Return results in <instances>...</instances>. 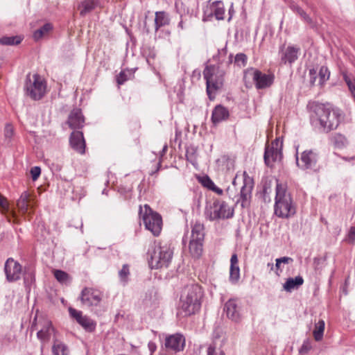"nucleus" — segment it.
<instances>
[{"label":"nucleus","instance_id":"60","mask_svg":"<svg viewBox=\"0 0 355 355\" xmlns=\"http://www.w3.org/2000/svg\"><path fill=\"white\" fill-rule=\"evenodd\" d=\"M178 27L180 29V30H183L184 29V21H183V19H182V17L181 16V20L180 21V22L178 23Z\"/></svg>","mask_w":355,"mask_h":355},{"label":"nucleus","instance_id":"63","mask_svg":"<svg viewBox=\"0 0 355 355\" xmlns=\"http://www.w3.org/2000/svg\"><path fill=\"white\" fill-rule=\"evenodd\" d=\"M227 53V50L225 49H223L220 51H218V54L220 55H225Z\"/></svg>","mask_w":355,"mask_h":355},{"label":"nucleus","instance_id":"22","mask_svg":"<svg viewBox=\"0 0 355 355\" xmlns=\"http://www.w3.org/2000/svg\"><path fill=\"white\" fill-rule=\"evenodd\" d=\"M229 116V111L221 105H216L212 111L211 121L214 124H217Z\"/></svg>","mask_w":355,"mask_h":355},{"label":"nucleus","instance_id":"29","mask_svg":"<svg viewBox=\"0 0 355 355\" xmlns=\"http://www.w3.org/2000/svg\"><path fill=\"white\" fill-rule=\"evenodd\" d=\"M17 207L19 211L25 214L27 212L30 207V194L28 191H24L17 202Z\"/></svg>","mask_w":355,"mask_h":355},{"label":"nucleus","instance_id":"8","mask_svg":"<svg viewBox=\"0 0 355 355\" xmlns=\"http://www.w3.org/2000/svg\"><path fill=\"white\" fill-rule=\"evenodd\" d=\"M25 90L26 94L32 99L40 100L45 94L46 85L40 75L34 74L32 80L28 74L26 76Z\"/></svg>","mask_w":355,"mask_h":355},{"label":"nucleus","instance_id":"4","mask_svg":"<svg viewBox=\"0 0 355 355\" xmlns=\"http://www.w3.org/2000/svg\"><path fill=\"white\" fill-rule=\"evenodd\" d=\"M139 216L142 218L145 227L154 236H158L162 230V220L161 216L154 212L148 205L139 207Z\"/></svg>","mask_w":355,"mask_h":355},{"label":"nucleus","instance_id":"20","mask_svg":"<svg viewBox=\"0 0 355 355\" xmlns=\"http://www.w3.org/2000/svg\"><path fill=\"white\" fill-rule=\"evenodd\" d=\"M273 81L274 76L272 74L264 73L258 71L254 85L258 89H265L269 87Z\"/></svg>","mask_w":355,"mask_h":355},{"label":"nucleus","instance_id":"25","mask_svg":"<svg viewBox=\"0 0 355 355\" xmlns=\"http://www.w3.org/2000/svg\"><path fill=\"white\" fill-rule=\"evenodd\" d=\"M258 71L254 68H248L244 71L243 81L246 87L251 88L254 85Z\"/></svg>","mask_w":355,"mask_h":355},{"label":"nucleus","instance_id":"50","mask_svg":"<svg viewBox=\"0 0 355 355\" xmlns=\"http://www.w3.org/2000/svg\"><path fill=\"white\" fill-rule=\"evenodd\" d=\"M299 51L300 48L290 46V64L297 59Z\"/></svg>","mask_w":355,"mask_h":355},{"label":"nucleus","instance_id":"34","mask_svg":"<svg viewBox=\"0 0 355 355\" xmlns=\"http://www.w3.org/2000/svg\"><path fill=\"white\" fill-rule=\"evenodd\" d=\"M288 264V257H283L276 259L275 273L278 276H281L286 268V265Z\"/></svg>","mask_w":355,"mask_h":355},{"label":"nucleus","instance_id":"21","mask_svg":"<svg viewBox=\"0 0 355 355\" xmlns=\"http://www.w3.org/2000/svg\"><path fill=\"white\" fill-rule=\"evenodd\" d=\"M238 257L233 254L230 259V281L232 284H236L240 279V269L238 264Z\"/></svg>","mask_w":355,"mask_h":355},{"label":"nucleus","instance_id":"44","mask_svg":"<svg viewBox=\"0 0 355 355\" xmlns=\"http://www.w3.org/2000/svg\"><path fill=\"white\" fill-rule=\"evenodd\" d=\"M271 193V182H265L263 185V198L264 202H270Z\"/></svg>","mask_w":355,"mask_h":355},{"label":"nucleus","instance_id":"2","mask_svg":"<svg viewBox=\"0 0 355 355\" xmlns=\"http://www.w3.org/2000/svg\"><path fill=\"white\" fill-rule=\"evenodd\" d=\"M202 295V288L198 284H193L185 286L180 297V314L189 316L198 311Z\"/></svg>","mask_w":355,"mask_h":355},{"label":"nucleus","instance_id":"41","mask_svg":"<svg viewBox=\"0 0 355 355\" xmlns=\"http://www.w3.org/2000/svg\"><path fill=\"white\" fill-rule=\"evenodd\" d=\"M24 284L26 286H31L35 281V273L31 268L26 269L24 276Z\"/></svg>","mask_w":355,"mask_h":355},{"label":"nucleus","instance_id":"16","mask_svg":"<svg viewBox=\"0 0 355 355\" xmlns=\"http://www.w3.org/2000/svg\"><path fill=\"white\" fill-rule=\"evenodd\" d=\"M164 345L168 349L180 352L185 345V338L180 334H173L166 338Z\"/></svg>","mask_w":355,"mask_h":355},{"label":"nucleus","instance_id":"19","mask_svg":"<svg viewBox=\"0 0 355 355\" xmlns=\"http://www.w3.org/2000/svg\"><path fill=\"white\" fill-rule=\"evenodd\" d=\"M84 122L85 119L80 110L76 108L70 112L67 123L71 128H82L83 127Z\"/></svg>","mask_w":355,"mask_h":355},{"label":"nucleus","instance_id":"40","mask_svg":"<svg viewBox=\"0 0 355 355\" xmlns=\"http://www.w3.org/2000/svg\"><path fill=\"white\" fill-rule=\"evenodd\" d=\"M319 85H322L330 76V71L327 67L322 66L320 69L319 73Z\"/></svg>","mask_w":355,"mask_h":355},{"label":"nucleus","instance_id":"42","mask_svg":"<svg viewBox=\"0 0 355 355\" xmlns=\"http://www.w3.org/2000/svg\"><path fill=\"white\" fill-rule=\"evenodd\" d=\"M326 257H315L313 267L316 272H320L325 266Z\"/></svg>","mask_w":355,"mask_h":355},{"label":"nucleus","instance_id":"59","mask_svg":"<svg viewBox=\"0 0 355 355\" xmlns=\"http://www.w3.org/2000/svg\"><path fill=\"white\" fill-rule=\"evenodd\" d=\"M289 209H290V216L293 214H295V207L293 205V203L291 202V200H290V207H289Z\"/></svg>","mask_w":355,"mask_h":355},{"label":"nucleus","instance_id":"52","mask_svg":"<svg viewBox=\"0 0 355 355\" xmlns=\"http://www.w3.org/2000/svg\"><path fill=\"white\" fill-rule=\"evenodd\" d=\"M309 83L311 86H313L317 80V71L315 69H311L309 72Z\"/></svg>","mask_w":355,"mask_h":355},{"label":"nucleus","instance_id":"32","mask_svg":"<svg viewBox=\"0 0 355 355\" xmlns=\"http://www.w3.org/2000/svg\"><path fill=\"white\" fill-rule=\"evenodd\" d=\"M340 73L351 94H355V78L352 74H349L346 70L341 71Z\"/></svg>","mask_w":355,"mask_h":355},{"label":"nucleus","instance_id":"38","mask_svg":"<svg viewBox=\"0 0 355 355\" xmlns=\"http://www.w3.org/2000/svg\"><path fill=\"white\" fill-rule=\"evenodd\" d=\"M134 71L132 70H123L116 77V81L118 85H123L126 80L130 78L133 76Z\"/></svg>","mask_w":355,"mask_h":355},{"label":"nucleus","instance_id":"56","mask_svg":"<svg viewBox=\"0 0 355 355\" xmlns=\"http://www.w3.org/2000/svg\"><path fill=\"white\" fill-rule=\"evenodd\" d=\"M311 348V344L309 341H305L304 342L300 350V352L301 354H304V353H307L310 349Z\"/></svg>","mask_w":355,"mask_h":355},{"label":"nucleus","instance_id":"1","mask_svg":"<svg viewBox=\"0 0 355 355\" xmlns=\"http://www.w3.org/2000/svg\"><path fill=\"white\" fill-rule=\"evenodd\" d=\"M306 110L309 113L312 125L320 132L329 133L336 130L340 123V111L334 109L329 103L309 101Z\"/></svg>","mask_w":355,"mask_h":355},{"label":"nucleus","instance_id":"18","mask_svg":"<svg viewBox=\"0 0 355 355\" xmlns=\"http://www.w3.org/2000/svg\"><path fill=\"white\" fill-rule=\"evenodd\" d=\"M224 311L228 318L234 322H239L241 318L240 307L235 300H229L225 304Z\"/></svg>","mask_w":355,"mask_h":355},{"label":"nucleus","instance_id":"3","mask_svg":"<svg viewBox=\"0 0 355 355\" xmlns=\"http://www.w3.org/2000/svg\"><path fill=\"white\" fill-rule=\"evenodd\" d=\"M225 72L219 65L207 66L203 71V76L206 80V91L211 101L215 98L216 92L223 87Z\"/></svg>","mask_w":355,"mask_h":355},{"label":"nucleus","instance_id":"43","mask_svg":"<svg viewBox=\"0 0 355 355\" xmlns=\"http://www.w3.org/2000/svg\"><path fill=\"white\" fill-rule=\"evenodd\" d=\"M343 241L350 245H355V226H352L349 228Z\"/></svg>","mask_w":355,"mask_h":355},{"label":"nucleus","instance_id":"64","mask_svg":"<svg viewBox=\"0 0 355 355\" xmlns=\"http://www.w3.org/2000/svg\"><path fill=\"white\" fill-rule=\"evenodd\" d=\"M238 178V174H236V177L234 178L233 181H232V185L234 187H236V180Z\"/></svg>","mask_w":355,"mask_h":355},{"label":"nucleus","instance_id":"49","mask_svg":"<svg viewBox=\"0 0 355 355\" xmlns=\"http://www.w3.org/2000/svg\"><path fill=\"white\" fill-rule=\"evenodd\" d=\"M201 184L209 190H211L214 187V182L208 176L202 177L201 179Z\"/></svg>","mask_w":355,"mask_h":355},{"label":"nucleus","instance_id":"33","mask_svg":"<svg viewBox=\"0 0 355 355\" xmlns=\"http://www.w3.org/2000/svg\"><path fill=\"white\" fill-rule=\"evenodd\" d=\"M52 352L53 355H68L69 349L63 343L55 340L52 347Z\"/></svg>","mask_w":355,"mask_h":355},{"label":"nucleus","instance_id":"46","mask_svg":"<svg viewBox=\"0 0 355 355\" xmlns=\"http://www.w3.org/2000/svg\"><path fill=\"white\" fill-rule=\"evenodd\" d=\"M247 55L245 53H237L234 58V63L239 67H244L247 63Z\"/></svg>","mask_w":355,"mask_h":355},{"label":"nucleus","instance_id":"6","mask_svg":"<svg viewBox=\"0 0 355 355\" xmlns=\"http://www.w3.org/2000/svg\"><path fill=\"white\" fill-rule=\"evenodd\" d=\"M205 216L209 220L228 219L233 217L234 209L226 202L216 199L206 207Z\"/></svg>","mask_w":355,"mask_h":355},{"label":"nucleus","instance_id":"31","mask_svg":"<svg viewBox=\"0 0 355 355\" xmlns=\"http://www.w3.org/2000/svg\"><path fill=\"white\" fill-rule=\"evenodd\" d=\"M325 323L323 320H320L315 324V328L313 331V336L315 341H320L323 338Z\"/></svg>","mask_w":355,"mask_h":355},{"label":"nucleus","instance_id":"28","mask_svg":"<svg viewBox=\"0 0 355 355\" xmlns=\"http://www.w3.org/2000/svg\"><path fill=\"white\" fill-rule=\"evenodd\" d=\"M211 10L212 15L218 20H222L224 19L225 8L223 3L221 1H215L211 3Z\"/></svg>","mask_w":355,"mask_h":355},{"label":"nucleus","instance_id":"11","mask_svg":"<svg viewBox=\"0 0 355 355\" xmlns=\"http://www.w3.org/2000/svg\"><path fill=\"white\" fill-rule=\"evenodd\" d=\"M83 304L87 306H98L102 300V293L92 288H85L80 297Z\"/></svg>","mask_w":355,"mask_h":355},{"label":"nucleus","instance_id":"7","mask_svg":"<svg viewBox=\"0 0 355 355\" xmlns=\"http://www.w3.org/2000/svg\"><path fill=\"white\" fill-rule=\"evenodd\" d=\"M204 237V225L200 223H196L192 227L189 245L192 257L198 258L202 254Z\"/></svg>","mask_w":355,"mask_h":355},{"label":"nucleus","instance_id":"61","mask_svg":"<svg viewBox=\"0 0 355 355\" xmlns=\"http://www.w3.org/2000/svg\"><path fill=\"white\" fill-rule=\"evenodd\" d=\"M283 288L286 291H288V278H287L283 284Z\"/></svg>","mask_w":355,"mask_h":355},{"label":"nucleus","instance_id":"14","mask_svg":"<svg viewBox=\"0 0 355 355\" xmlns=\"http://www.w3.org/2000/svg\"><path fill=\"white\" fill-rule=\"evenodd\" d=\"M70 316L75 319L86 331L92 332L96 328V323L88 316L83 315L82 311L72 307L69 308Z\"/></svg>","mask_w":355,"mask_h":355},{"label":"nucleus","instance_id":"24","mask_svg":"<svg viewBox=\"0 0 355 355\" xmlns=\"http://www.w3.org/2000/svg\"><path fill=\"white\" fill-rule=\"evenodd\" d=\"M329 140L335 148L342 149L348 145V140L347 137L338 132L331 134Z\"/></svg>","mask_w":355,"mask_h":355},{"label":"nucleus","instance_id":"12","mask_svg":"<svg viewBox=\"0 0 355 355\" xmlns=\"http://www.w3.org/2000/svg\"><path fill=\"white\" fill-rule=\"evenodd\" d=\"M318 158L317 152L313 150H304L302 153L300 161L297 157H296V163L303 169H313L316 166Z\"/></svg>","mask_w":355,"mask_h":355},{"label":"nucleus","instance_id":"39","mask_svg":"<svg viewBox=\"0 0 355 355\" xmlns=\"http://www.w3.org/2000/svg\"><path fill=\"white\" fill-rule=\"evenodd\" d=\"M288 45L285 42L279 46V56L280 57L281 62L286 64L288 61Z\"/></svg>","mask_w":355,"mask_h":355},{"label":"nucleus","instance_id":"5","mask_svg":"<svg viewBox=\"0 0 355 355\" xmlns=\"http://www.w3.org/2000/svg\"><path fill=\"white\" fill-rule=\"evenodd\" d=\"M149 264L151 268H167L171 261L173 252L167 246L154 245L149 252Z\"/></svg>","mask_w":355,"mask_h":355},{"label":"nucleus","instance_id":"10","mask_svg":"<svg viewBox=\"0 0 355 355\" xmlns=\"http://www.w3.org/2000/svg\"><path fill=\"white\" fill-rule=\"evenodd\" d=\"M253 187V179L248 175L247 172L244 171L243 173V185L240 189L239 198L236 200V203L240 202L243 208H246L250 206Z\"/></svg>","mask_w":355,"mask_h":355},{"label":"nucleus","instance_id":"47","mask_svg":"<svg viewBox=\"0 0 355 355\" xmlns=\"http://www.w3.org/2000/svg\"><path fill=\"white\" fill-rule=\"evenodd\" d=\"M207 355H225V354L221 349L216 348L214 344H211L207 349Z\"/></svg>","mask_w":355,"mask_h":355},{"label":"nucleus","instance_id":"58","mask_svg":"<svg viewBox=\"0 0 355 355\" xmlns=\"http://www.w3.org/2000/svg\"><path fill=\"white\" fill-rule=\"evenodd\" d=\"M148 346L151 353L154 352L156 350L157 347L154 343L149 342Z\"/></svg>","mask_w":355,"mask_h":355},{"label":"nucleus","instance_id":"36","mask_svg":"<svg viewBox=\"0 0 355 355\" xmlns=\"http://www.w3.org/2000/svg\"><path fill=\"white\" fill-rule=\"evenodd\" d=\"M22 40L20 36H4L0 38V44L6 46L19 44Z\"/></svg>","mask_w":355,"mask_h":355},{"label":"nucleus","instance_id":"37","mask_svg":"<svg viewBox=\"0 0 355 355\" xmlns=\"http://www.w3.org/2000/svg\"><path fill=\"white\" fill-rule=\"evenodd\" d=\"M55 278L61 284H67L70 282L69 275L61 270H55L53 272Z\"/></svg>","mask_w":355,"mask_h":355},{"label":"nucleus","instance_id":"30","mask_svg":"<svg viewBox=\"0 0 355 355\" xmlns=\"http://www.w3.org/2000/svg\"><path fill=\"white\" fill-rule=\"evenodd\" d=\"M53 331V328L51 322H46L45 326L37 333V338L42 340H49Z\"/></svg>","mask_w":355,"mask_h":355},{"label":"nucleus","instance_id":"54","mask_svg":"<svg viewBox=\"0 0 355 355\" xmlns=\"http://www.w3.org/2000/svg\"><path fill=\"white\" fill-rule=\"evenodd\" d=\"M13 128L11 125L8 124L5 127L4 135L6 138L10 139L13 135Z\"/></svg>","mask_w":355,"mask_h":355},{"label":"nucleus","instance_id":"27","mask_svg":"<svg viewBox=\"0 0 355 355\" xmlns=\"http://www.w3.org/2000/svg\"><path fill=\"white\" fill-rule=\"evenodd\" d=\"M170 18L168 15L164 11H158L155 12V30L157 32L161 27L168 25Z\"/></svg>","mask_w":355,"mask_h":355},{"label":"nucleus","instance_id":"48","mask_svg":"<svg viewBox=\"0 0 355 355\" xmlns=\"http://www.w3.org/2000/svg\"><path fill=\"white\" fill-rule=\"evenodd\" d=\"M130 274L129 267L127 264H124L119 272V275L122 282H127L128 277Z\"/></svg>","mask_w":355,"mask_h":355},{"label":"nucleus","instance_id":"35","mask_svg":"<svg viewBox=\"0 0 355 355\" xmlns=\"http://www.w3.org/2000/svg\"><path fill=\"white\" fill-rule=\"evenodd\" d=\"M53 29V26L50 23H46L42 26L40 28L36 30L33 33V38L37 41L46 35L50 31Z\"/></svg>","mask_w":355,"mask_h":355},{"label":"nucleus","instance_id":"57","mask_svg":"<svg viewBox=\"0 0 355 355\" xmlns=\"http://www.w3.org/2000/svg\"><path fill=\"white\" fill-rule=\"evenodd\" d=\"M211 191L215 192L216 193H217L218 195H220V196L223 193V189H221L220 188L216 186V184L214 185V187L212 188V189Z\"/></svg>","mask_w":355,"mask_h":355},{"label":"nucleus","instance_id":"15","mask_svg":"<svg viewBox=\"0 0 355 355\" xmlns=\"http://www.w3.org/2000/svg\"><path fill=\"white\" fill-rule=\"evenodd\" d=\"M286 189L282 187L280 184H277L276 187V196L275 204V214L279 217L288 218V205H284V208L286 209L284 213L280 210L281 206L284 205L282 200H284Z\"/></svg>","mask_w":355,"mask_h":355},{"label":"nucleus","instance_id":"17","mask_svg":"<svg viewBox=\"0 0 355 355\" xmlns=\"http://www.w3.org/2000/svg\"><path fill=\"white\" fill-rule=\"evenodd\" d=\"M69 143L71 148L80 154L85 152V141L83 133L80 131H73L69 138Z\"/></svg>","mask_w":355,"mask_h":355},{"label":"nucleus","instance_id":"55","mask_svg":"<svg viewBox=\"0 0 355 355\" xmlns=\"http://www.w3.org/2000/svg\"><path fill=\"white\" fill-rule=\"evenodd\" d=\"M0 208L4 210L8 209V202L7 199L0 193Z\"/></svg>","mask_w":355,"mask_h":355},{"label":"nucleus","instance_id":"9","mask_svg":"<svg viewBox=\"0 0 355 355\" xmlns=\"http://www.w3.org/2000/svg\"><path fill=\"white\" fill-rule=\"evenodd\" d=\"M282 146L283 142L279 138L276 139L271 144L266 146L263 159L268 166H272L273 163L281 161Z\"/></svg>","mask_w":355,"mask_h":355},{"label":"nucleus","instance_id":"23","mask_svg":"<svg viewBox=\"0 0 355 355\" xmlns=\"http://www.w3.org/2000/svg\"><path fill=\"white\" fill-rule=\"evenodd\" d=\"M101 3L99 0H82L78 9H80V14L85 16L86 14L92 12L96 8L100 7Z\"/></svg>","mask_w":355,"mask_h":355},{"label":"nucleus","instance_id":"51","mask_svg":"<svg viewBox=\"0 0 355 355\" xmlns=\"http://www.w3.org/2000/svg\"><path fill=\"white\" fill-rule=\"evenodd\" d=\"M30 173L32 177V180L35 181L41 174V168L39 166H33L31 168Z\"/></svg>","mask_w":355,"mask_h":355},{"label":"nucleus","instance_id":"53","mask_svg":"<svg viewBox=\"0 0 355 355\" xmlns=\"http://www.w3.org/2000/svg\"><path fill=\"white\" fill-rule=\"evenodd\" d=\"M186 157L187 160H189L193 164H194V163L196 162L195 151L193 150V149H191V150L190 149H187Z\"/></svg>","mask_w":355,"mask_h":355},{"label":"nucleus","instance_id":"62","mask_svg":"<svg viewBox=\"0 0 355 355\" xmlns=\"http://www.w3.org/2000/svg\"><path fill=\"white\" fill-rule=\"evenodd\" d=\"M268 268H270V270H273L275 272V264L274 265L273 263H268L267 264Z\"/></svg>","mask_w":355,"mask_h":355},{"label":"nucleus","instance_id":"13","mask_svg":"<svg viewBox=\"0 0 355 355\" xmlns=\"http://www.w3.org/2000/svg\"><path fill=\"white\" fill-rule=\"evenodd\" d=\"M4 271L8 282H15L20 279L21 266L13 259L9 258L5 263Z\"/></svg>","mask_w":355,"mask_h":355},{"label":"nucleus","instance_id":"45","mask_svg":"<svg viewBox=\"0 0 355 355\" xmlns=\"http://www.w3.org/2000/svg\"><path fill=\"white\" fill-rule=\"evenodd\" d=\"M304 283V279L302 276L299 275L295 278L290 277V290L293 288H298Z\"/></svg>","mask_w":355,"mask_h":355},{"label":"nucleus","instance_id":"26","mask_svg":"<svg viewBox=\"0 0 355 355\" xmlns=\"http://www.w3.org/2000/svg\"><path fill=\"white\" fill-rule=\"evenodd\" d=\"M290 9H291L294 12L298 15L301 19L307 24H309L311 27H313L315 23L312 18L309 17V15L299 6L290 2Z\"/></svg>","mask_w":355,"mask_h":355}]
</instances>
